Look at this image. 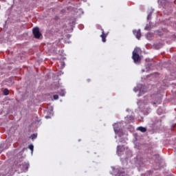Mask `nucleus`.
<instances>
[{
	"label": "nucleus",
	"mask_w": 176,
	"mask_h": 176,
	"mask_svg": "<svg viewBox=\"0 0 176 176\" xmlns=\"http://www.w3.org/2000/svg\"><path fill=\"white\" fill-rule=\"evenodd\" d=\"M33 35L36 39H39L42 36V33L39 32V28H34L32 30Z\"/></svg>",
	"instance_id": "f257e3e1"
},
{
	"label": "nucleus",
	"mask_w": 176,
	"mask_h": 176,
	"mask_svg": "<svg viewBox=\"0 0 176 176\" xmlns=\"http://www.w3.org/2000/svg\"><path fill=\"white\" fill-rule=\"evenodd\" d=\"M132 58H133L134 63H135V64H137V63H140L141 61V58L140 57V54H133Z\"/></svg>",
	"instance_id": "f03ea898"
},
{
	"label": "nucleus",
	"mask_w": 176,
	"mask_h": 176,
	"mask_svg": "<svg viewBox=\"0 0 176 176\" xmlns=\"http://www.w3.org/2000/svg\"><path fill=\"white\" fill-rule=\"evenodd\" d=\"M102 34L100 35V38H102V42H107V37L108 36V32L105 33L104 29H101Z\"/></svg>",
	"instance_id": "7ed1b4c3"
},
{
	"label": "nucleus",
	"mask_w": 176,
	"mask_h": 176,
	"mask_svg": "<svg viewBox=\"0 0 176 176\" xmlns=\"http://www.w3.org/2000/svg\"><path fill=\"white\" fill-rule=\"evenodd\" d=\"M133 34L135 35V38H137V39L140 40L141 39V30H134L133 31Z\"/></svg>",
	"instance_id": "20e7f679"
},
{
	"label": "nucleus",
	"mask_w": 176,
	"mask_h": 176,
	"mask_svg": "<svg viewBox=\"0 0 176 176\" xmlns=\"http://www.w3.org/2000/svg\"><path fill=\"white\" fill-rule=\"evenodd\" d=\"M147 39L148 41H152V39H153V34L151 32L147 33Z\"/></svg>",
	"instance_id": "39448f33"
},
{
	"label": "nucleus",
	"mask_w": 176,
	"mask_h": 176,
	"mask_svg": "<svg viewBox=\"0 0 176 176\" xmlns=\"http://www.w3.org/2000/svg\"><path fill=\"white\" fill-rule=\"evenodd\" d=\"M141 52V49L136 47L135 48L134 51L133 52V54H139V53Z\"/></svg>",
	"instance_id": "423d86ee"
},
{
	"label": "nucleus",
	"mask_w": 176,
	"mask_h": 176,
	"mask_svg": "<svg viewBox=\"0 0 176 176\" xmlns=\"http://www.w3.org/2000/svg\"><path fill=\"white\" fill-rule=\"evenodd\" d=\"M138 130H140V131H142V133H145L146 132V128L144 127V126H140L138 128Z\"/></svg>",
	"instance_id": "0eeeda50"
},
{
	"label": "nucleus",
	"mask_w": 176,
	"mask_h": 176,
	"mask_svg": "<svg viewBox=\"0 0 176 176\" xmlns=\"http://www.w3.org/2000/svg\"><path fill=\"white\" fill-rule=\"evenodd\" d=\"M113 129H114L115 133H119V130L118 129V124H115L113 125Z\"/></svg>",
	"instance_id": "6e6552de"
},
{
	"label": "nucleus",
	"mask_w": 176,
	"mask_h": 176,
	"mask_svg": "<svg viewBox=\"0 0 176 176\" xmlns=\"http://www.w3.org/2000/svg\"><path fill=\"white\" fill-rule=\"evenodd\" d=\"M3 94H4V96H9V89H5L3 90Z\"/></svg>",
	"instance_id": "1a4fd4ad"
},
{
	"label": "nucleus",
	"mask_w": 176,
	"mask_h": 176,
	"mask_svg": "<svg viewBox=\"0 0 176 176\" xmlns=\"http://www.w3.org/2000/svg\"><path fill=\"white\" fill-rule=\"evenodd\" d=\"M122 149H123V146H117V153L122 152Z\"/></svg>",
	"instance_id": "9d476101"
},
{
	"label": "nucleus",
	"mask_w": 176,
	"mask_h": 176,
	"mask_svg": "<svg viewBox=\"0 0 176 176\" xmlns=\"http://www.w3.org/2000/svg\"><path fill=\"white\" fill-rule=\"evenodd\" d=\"M36 137H38V134L34 133V134H32V135H31L32 140H35V139L36 138Z\"/></svg>",
	"instance_id": "9b49d317"
},
{
	"label": "nucleus",
	"mask_w": 176,
	"mask_h": 176,
	"mask_svg": "<svg viewBox=\"0 0 176 176\" xmlns=\"http://www.w3.org/2000/svg\"><path fill=\"white\" fill-rule=\"evenodd\" d=\"M29 149H30V151L32 152H34V145L32 144H30L29 146H28Z\"/></svg>",
	"instance_id": "f8f14e48"
},
{
	"label": "nucleus",
	"mask_w": 176,
	"mask_h": 176,
	"mask_svg": "<svg viewBox=\"0 0 176 176\" xmlns=\"http://www.w3.org/2000/svg\"><path fill=\"white\" fill-rule=\"evenodd\" d=\"M23 166L25 167V168L26 170H28V164L24 163V164L23 165Z\"/></svg>",
	"instance_id": "ddd939ff"
},
{
	"label": "nucleus",
	"mask_w": 176,
	"mask_h": 176,
	"mask_svg": "<svg viewBox=\"0 0 176 176\" xmlns=\"http://www.w3.org/2000/svg\"><path fill=\"white\" fill-rule=\"evenodd\" d=\"M151 17H152V12H150L148 16H147V20H149V19H151Z\"/></svg>",
	"instance_id": "4468645a"
},
{
	"label": "nucleus",
	"mask_w": 176,
	"mask_h": 176,
	"mask_svg": "<svg viewBox=\"0 0 176 176\" xmlns=\"http://www.w3.org/2000/svg\"><path fill=\"white\" fill-rule=\"evenodd\" d=\"M58 95H54V100H58Z\"/></svg>",
	"instance_id": "2eb2a0df"
},
{
	"label": "nucleus",
	"mask_w": 176,
	"mask_h": 176,
	"mask_svg": "<svg viewBox=\"0 0 176 176\" xmlns=\"http://www.w3.org/2000/svg\"><path fill=\"white\" fill-rule=\"evenodd\" d=\"M144 30L148 31V30H149V25H146V27L144 28Z\"/></svg>",
	"instance_id": "dca6fc26"
},
{
	"label": "nucleus",
	"mask_w": 176,
	"mask_h": 176,
	"mask_svg": "<svg viewBox=\"0 0 176 176\" xmlns=\"http://www.w3.org/2000/svg\"><path fill=\"white\" fill-rule=\"evenodd\" d=\"M60 96H62L63 97H64V96H65V92L62 91V94H60Z\"/></svg>",
	"instance_id": "f3484780"
},
{
	"label": "nucleus",
	"mask_w": 176,
	"mask_h": 176,
	"mask_svg": "<svg viewBox=\"0 0 176 176\" xmlns=\"http://www.w3.org/2000/svg\"><path fill=\"white\" fill-rule=\"evenodd\" d=\"M153 104L154 105H156V102H154Z\"/></svg>",
	"instance_id": "a211bd4d"
}]
</instances>
